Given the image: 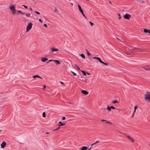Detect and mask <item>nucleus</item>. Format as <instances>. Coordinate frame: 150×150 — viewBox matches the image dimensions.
Returning a JSON list of instances; mask_svg holds the SVG:
<instances>
[{"label": "nucleus", "mask_w": 150, "mask_h": 150, "mask_svg": "<svg viewBox=\"0 0 150 150\" xmlns=\"http://www.w3.org/2000/svg\"><path fill=\"white\" fill-rule=\"evenodd\" d=\"M46 88V86L45 85H44L43 86V88H42V89L44 90Z\"/></svg>", "instance_id": "e433bc0d"}, {"label": "nucleus", "mask_w": 150, "mask_h": 150, "mask_svg": "<svg viewBox=\"0 0 150 150\" xmlns=\"http://www.w3.org/2000/svg\"><path fill=\"white\" fill-rule=\"evenodd\" d=\"M18 12L19 13L21 14L22 15H25V13L23 12L22 11H21V10H18Z\"/></svg>", "instance_id": "aec40b11"}, {"label": "nucleus", "mask_w": 150, "mask_h": 150, "mask_svg": "<svg viewBox=\"0 0 150 150\" xmlns=\"http://www.w3.org/2000/svg\"><path fill=\"white\" fill-rule=\"evenodd\" d=\"M143 68L147 71H150V66H147L143 67Z\"/></svg>", "instance_id": "6e6552de"}, {"label": "nucleus", "mask_w": 150, "mask_h": 150, "mask_svg": "<svg viewBox=\"0 0 150 150\" xmlns=\"http://www.w3.org/2000/svg\"><path fill=\"white\" fill-rule=\"evenodd\" d=\"M42 116H43V117H46L45 112H44L43 113Z\"/></svg>", "instance_id": "c85d7f7f"}, {"label": "nucleus", "mask_w": 150, "mask_h": 150, "mask_svg": "<svg viewBox=\"0 0 150 150\" xmlns=\"http://www.w3.org/2000/svg\"><path fill=\"white\" fill-rule=\"evenodd\" d=\"M106 123H109L110 124H112V123L108 121H107L106 122Z\"/></svg>", "instance_id": "79ce46f5"}, {"label": "nucleus", "mask_w": 150, "mask_h": 150, "mask_svg": "<svg viewBox=\"0 0 150 150\" xmlns=\"http://www.w3.org/2000/svg\"><path fill=\"white\" fill-rule=\"evenodd\" d=\"M1 131V130H0V132Z\"/></svg>", "instance_id": "bf43d9fd"}, {"label": "nucleus", "mask_w": 150, "mask_h": 150, "mask_svg": "<svg viewBox=\"0 0 150 150\" xmlns=\"http://www.w3.org/2000/svg\"><path fill=\"white\" fill-rule=\"evenodd\" d=\"M106 109L108 111L110 112L111 111V108H110V107L109 105H108Z\"/></svg>", "instance_id": "6ab92c4d"}, {"label": "nucleus", "mask_w": 150, "mask_h": 150, "mask_svg": "<svg viewBox=\"0 0 150 150\" xmlns=\"http://www.w3.org/2000/svg\"><path fill=\"white\" fill-rule=\"evenodd\" d=\"M6 143L5 142H3L1 145V148H4L6 145Z\"/></svg>", "instance_id": "1a4fd4ad"}, {"label": "nucleus", "mask_w": 150, "mask_h": 150, "mask_svg": "<svg viewBox=\"0 0 150 150\" xmlns=\"http://www.w3.org/2000/svg\"><path fill=\"white\" fill-rule=\"evenodd\" d=\"M136 49L137 48L136 47H133L131 46H129L128 47V49L130 51L134 50Z\"/></svg>", "instance_id": "9b49d317"}, {"label": "nucleus", "mask_w": 150, "mask_h": 150, "mask_svg": "<svg viewBox=\"0 0 150 150\" xmlns=\"http://www.w3.org/2000/svg\"><path fill=\"white\" fill-rule=\"evenodd\" d=\"M71 4L72 5H73V3H71Z\"/></svg>", "instance_id": "4d7b16f0"}, {"label": "nucleus", "mask_w": 150, "mask_h": 150, "mask_svg": "<svg viewBox=\"0 0 150 150\" xmlns=\"http://www.w3.org/2000/svg\"><path fill=\"white\" fill-rule=\"evenodd\" d=\"M101 121H107V120H104V119H102L101 120Z\"/></svg>", "instance_id": "a19ab883"}, {"label": "nucleus", "mask_w": 150, "mask_h": 150, "mask_svg": "<svg viewBox=\"0 0 150 150\" xmlns=\"http://www.w3.org/2000/svg\"><path fill=\"white\" fill-rule=\"evenodd\" d=\"M54 60H53V59H50L47 62L48 63L49 62H51L52 61L54 62Z\"/></svg>", "instance_id": "473e14b6"}, {"label": "nucleus", "mask_w": 150, "mask_h": 150, "mask_svg": "<svg viewBox=\"0 0 150 150\" xmlns=\"http://www.w3.org/2000/svg\"><path fill=\"white\" fill-rule=\"evenodd\" d=\"M22 6H24L25 8H26V9L28 8V7L27 6H25V5H23Z\"/></svg>", "instance_id": "2f4dec72"}, {"label": "nucleus", "mask_w": 150, "mask_h": 150, "mask_svg": "<svg viewBox=\"0 0 150 150\" xmlns=\"http://www.w3.org/2000/svg\"><path fill=\"white\" fill-rule=\"evenodd\" d=\"M33 78H41L42 79V77H41L40 76L38 75H35L33 76Z\"/></svg>", "instance_id": "a211bd4d"}, {"label": "nucleus", "mask_w": 150, "mask_h": 150, "mask_svg": "<svg viewBox=\"0 0 150 150\" xmlns=\"http://www.w3.org/2000/svg\"><path fill=\"white\" fill-rule=\"evenodd\" d=\"M51 50L52 52H57L59 51V49L54 47L51 48Z\"/></svg>", "instance_id": "f8f14e48"}, {"label": "nucleus", "mask_w": 150, "mask_h": 150, "mask_svg": "<svg viewBox=\"0 0 150 150\" xmlns=\"http://www.w3.org/2000/svg\"><path fill=\"white\" fill-rule=\"evenodd\" d=\"M61 82V83L62 84V85H64V83H63V82Z\"/></svg>", "instance_id": "49530a36"}, {"label": "nucleus", "mask_w": 150, "mask_h": 150, "mask_svg": "<svg viewBox=\"0 0 150 150\" xmlns=\"http://www.w3.org/2000/svg\"><path fill=\"white\" fill-rule=\"evenodd\" d=\"M116 38L118 40H119L121 42H122V41L121 40H120V39H119V38Z\"/></svg>", "instance_id": "a18cd8bd"}, {"label": "nucleus", "mask_w": 150, "mask_h": 150, "mask_svg": "<svg viewBox=\"0 0 150 150\" xmlns=\"http://www.w3.org/2000/svg\"><path fill=\"white\" fill-rule=\"evenodd\" d=\"M92 146H91V147H90V148H89V149H88V150H91V148Z\"/></svg>", "instance_id": "603ef678"}, {"label": "nucleus", "mask_w": 150, "mask_h": 150, "mask_svg": "<svg viewBox=\"0 0 150 150\" xmlns=\"http://www.w3.org/2000/svg\"><path fill=\"white\" fill-rule=\"evenodd\" d=\"M66 119V117H63L62 118V120H65Z\"/></svg>", "instance_id": "37998d69"}, {"label": "nucleus", "mask_w": 150, "mask_h": 150, "mask_svg": "<svg viewBox=\"0 0 150 150\" xmlns=\"http://www.w3.org/2000/svg\"><path fill=\"white\" fill-rule=\"evenodd\" d=\"M109 3L111 4H112V3L110 1H109Z\"/></svg>", "instance_id": "864d4df0"}, {"label": "nucleus", "mask_w": 150, "mask_h": 150, "mask_svg": "<svg viewBox=\"0 0 150 150\" xmlns=\"http://www.w3.org/2000/svg\"><path fill=\"white\" fill-rule=\"evenodd\" d=\"M57 11H57V9H55V12H57Z\"/></svg>", "instance_id": "3c124183"}, {"label": "nucleus", "mask_w": 150, "mask_h": 150, "mask_svg": "<svg viewBox=\"0 0 150 150\" xmlns=\"http://www.w3.org/2000/svg\"><path fill=\"white\" fill-rule=\"evenodd\" d=\"M139 51H136V52H138Z\"/></svg>", "instance_id": "13d9d810"}, {"label": "nucleus", "mask_w": 150, "mask_h": 150, "mask_svg": "<svg viewBox=\"0 0 150 150\" xmlns=\"http://www.w3.org/2000/svg\"><path fill=\"white\" fill-rule=\"evenodd\" d=\"M39 21L41 23H42V21L41 19H39Z\"/></svg>", "instance_id": "ea45409f"}, {"label": "nucleus", "mask_w": 150, "mask_h": 150, "mask_svg": "<svg viewBox=\"0 0 150 150\" xmlns=\"http://www.w3.org/2000/svg\"><path fill=\"white\" fill-rule=\"evenodd\" d=\"M54 62L57 64H61L60 62L58 60H54Z\"/></svg>", "instance_id": "4468645a"}, {"label": "nucleus", "mask_w": 150, "mask_h": 150, "mask_svg": "<svg viewBox=\"0 0 150 150\" xmlns=\"http://www.w3.org/2000/svg\"><path fill=\"white\" fill-rule=\"evenodd\" d=\"M144 31L145 33H149V34H150V30L148 29L144 28Z\"/></svg>", "instance_id": "2eb2a0df"}, {"label": "nucleus", "mask_w": 150, "mask_h": 150, "mask_svg": "<svg viewBox=\"0 0 150 150\" xmlns=\"http://www.w3.org/2000/svg\"><path fill=\"white\" fill-rule=\"evenodd\" d=\"M88 149V148L86 146H83L82 147L80 148L81 150H86Z\"/></svg>", "instance_id": "dca6fc26"}, {"label": "nucleus", "mask_w": 150, "mask_h": 150, "mask_svg": "<svg viewBox=\"0 0 150 150\" xmlns=\"http://www.w3.org/2000/svg\"><path fill=\"white\" fill-rule=\"evenodd\" d=\"M134 112L133 113L132 115V117H132L134 116Z\"/></svg>", "instance_id": "de8ad7c7"}, {"label": "nucleus", "mask_w": 150, "mask_h": 150, "mask_svg": "<svg viewBox=\"0 0 150 150\" xmlns=\"http://www.w3.org/2000/svg\"><path fill=\"white\" fill-rule=\"evenodd\" d=\"M149 145L150 146V144H149Z\"/></svg>", "instance_id": "052dcab7"}, {"label": "nucleus", "mask_w": 150, "mask_h": 150, "mask_svg": "<svg viewBox=\"0 0 150 150\" xmlns=\"http://www.w3.org/2000/svg\"><path fill=\"white\" fill-rule=\"evenodd\" d=\"M112 103H118V101L117 100H113L112 101Z\"/></svg>", "instance_id": "a878e982"}, {"label": "nucleus", "mask_w": 150, "mask_h": 150, "mask_svg": "<svg viewBox=\"0 0 150 150\" xmlns=\"http://www.w3.org/2000/svg\"><path fill=\"white\" fill-rule=\"evenodd\" d=\"M32 25L33 23L31 22H30V23L28 24V25L26 27V32H28L32 28Z\"/></svg>", "instance_id": "20e7f679"}, {"label": "nucleus", "mask_w": 150, "mask_h": 150, "mask_svg": "<svg viewBox=\"0 0 150 150\" xmlns=\"http://www.w3.org/2000/svg\"><path fill=\"white\" fill-rule=\"evenodd\" d=\"M44 26L46 27V28H47V24H45L44 25Z\"/></svg>", "instance_id": "58836bf2"}, {"label": "nucleus", "mask_w": 150, "mask_h": 150, "mask_svg": "<svg viewBox=\"0 0 150 150\" xmlns=\"http://www.w3.org/2000/svg\"><path fill=\"white\" fill-rule=\"evenodd\" d=\"M144 98L147 101H150V92H147L144 96Z\"/></svg>", "instance_id": "f03ea898"}, {"label": "nucleus", "mask_w": 150, "mask_h": 150, "mask_svg": "<svg viewBox=\"0 0 150 150\" xmlns=\"http://www.w3.org/2000/svg\"><path fill=\"white\" fill-rule=\"evenodd\" d=\"M9 7L13 15H15L17 11L16 9V6L13 4H10Z\"/></svg>", "instance_id": "f257e3e1"}, {"label": "nucleus", "mask_w": 150, "mask_h": 150, "mask_svg": "<svg viewBox=\"0 0 150 150\" xmlns=\"http://www.w3.org/2000/svg\"><path fill=\"white\" fill-rule=\"evenodd\" d=\"M90 23L91 24V25L92 26H93V23H92L91 21H90Z\"/></svg>", "instance_id": "c9c22d12"}, {"label": "nucleus", "mask_w": 150, "mask_h": 150, "mask_svg": "<svg viewBox=\"0 0 150 150\" xmlns=\"http://www.w3.org/2000/svg\"><path fill=\"white\" fill-rule=\"evenodd\" d=\"M96 143L95 142L93 143V144H92L91 145V146H93L94 145H95V144H96Z\"/></svg>", "instance_id": "c03bdc74"}, {"label": "nucleus", "mask_w": 150, "mask_h": 150, "mask_svg": "<svg viewBox=\"0 0 150 150\" xmlns=\"http://www.w3.org/2000/svg\"><path fill=\"white\" fill-rule=\"evenodd\" d=\"M79 9L80 11V12H81V13L82 14L83 16L86 19H87V18L86 17L85 15H84L83 10H82V8H81V6L80 5H79L78 6Z\"/></svg>", "instance_id": "39448f33"}, {"label": "nucleus", "mask_w": 150, "mask_h": 150, "mask_svg": "<svg viewBox=\"0 0 150 150\" xmlns=\"http://www.w3.org/2000/svg\"><path fill=\"white\" fill-rule=\"evenodd\" d=\"M35 13H37V14H40V13L39 12H38V11H35Z\"/></svg>", "instance_id": "4c0bfd02"}, {"label": "nucleus", "mask_w": 150, "mask_h": 150, "mask_svg": "<svg viewBox=\"0 0 150 150\" xmlns=\"http://www.w3.org/2000/svg\"><path fill=\"white\" fill-rule=\"evenodd\" d=\"M81 71L84 76L86 75V74L87 73L85 71H83V70H81Z\"/></svg>", "instance_id": "4be33fe9"}, {"label": "nucleus", "mask_w": 150, "mask_h": 150, "mask_svg": "<svg viewBox=\"0 0 150 150\" xmlns=\"http://www.w3.org/2000/svg\"><path fill=\"white\" fill-rule=\"evenodd\" d=\"M137 108L138 107H137V106H135V107L134 108V113L136 112V110L137 109Z\"/></svg>", "instance_id": "c756f323"}, {"label": "nucleus", "mask_w": 150, "mask_h": 150, "mask_svg": "<svg viewBox=\"0 0 150 150\" xmlns=\"http://www.w3.org/2000/svg\"><path fill=\"white\" fill-rule=\"evenodd\" d=\"M93 59H97L98 61L100 62L101 63L104 64L106 66H108L109 65V64L108 63H106L104 62H103L101 59L100 57H93Z\"/></svg>", "instance_id": "7ed1b4c3"}, {"label": "nucleus", "mask_w": 150, "mask_h": 150, "mask_svg": "<svg viewBox=\"0 0 150 150\" xmlns=\"http://www.w3.org/2000/svg\"><path fill=\"white\" fill-rule=\"evenodd\" d=\"M25 14L26 16L27 17H29L30 16V14L28 13H25Z\"/></svg>", "instance_id": "5701e85b"}, {"label": "nucleus", "mask_w": 150, "mask_h": 150, "mask_svg": "<svg viewBox=\"0 0 150 150\" xmlns=\"http://www.w3.org/2000/svg\"><path fill=\"white\" fill-rule=\"evenodd\" d=\"M75 67L76 68H77L79 70H80V68L78 67V65L77 64H75Z\"/></svg>", "instance_id": "b1692460"}, {"label": "nucleus", "mask_w": 150, "mask_h": 150, "mask_svg": "<svg viewBox=\"0 0 150 150\" xmlns=\"http://www.w3.org/2000/svg\"><path fill=\"white\" fill-rule=\"evenodd\" d=\"M59 123H60V124H59V127L61 126H63V125H65V124H64H64L62 123V122H61V121H60V122H59Z\"/></svg>", "instance_id": "412c9836"}, {"label": "nucleus", "mask_w": 150, "mask_h": 150, "mask_svg": "<svg viewBox=\"0 0 150 150\" xmlns=\"http://www.w3.org/2000/svg\"><path fill=\"white\" fill-rule=\"evenodd\" d=\"M110 108H111V109H115V108L113 106H110Z\"/></svg>", "instance_id": "72a5a7b5"}, {"label": "nucleus", "mask_w": 150, "mask_h": 150, "mask_svg": "<svg viewBox=\"0 0 150 150\" xmlns=\"http://www.w3.org/2000/svg\"><path fill=\"white\" fill-rule=\"evenodd\" d=\"M87 73L86 74H87L88 75H90V73Z\"/></svg>", "instance_id": "8fccbe9b"}, {"label": "nucleus", "mask_w": 150, "mask_h": 150, "mask_svg": "<svg viewBox=\"0 0 150 150\" xmlns=\"http://www.w3.org/2000/svg\"><path fill=\"white\" fill-rule=\"evenodd\" d=\"M83 59H85V56L83 54H82L80 55Z\"/></svg>", "instance_id": "393cba45"}, {"label": "nucleus", "mask_w": 150, "mask_h": 150, "mask_svg": "<svg viewBox=\"0 0 150 150\" xmlns=\"http://www.w3.org/2000/svg\"><path fill=\"white\" fill-rule=\"evenodd\" d=\"M131 17V16L130 14L127 13L125 14L124 16V18L126 19H129Z\"/></svg>", "instance_id": "423d86ee"}, {"label": "nucleus", "mask_w": 150, "mask_h": 150, "mask_svg": "<svg viewBox=\"0 0 150 150\" xmlns=\"http://www.w3.org/2000/svg\"><path fill=\"white\" fill-rule=\"evenodd\" d=\"M118 16V18L119 19H120L121 18V16L120 14H117Z\"/></svg>", "instance_id": "7c9ffc66"}, {"label": "nucleus", "mask_w": 150, "mask_h": 150, "mask_svg": "<svg viewBox=\"0 0 150 150\" xmlns=\"http://www.w3.org/2000/svg\"><path fill=\"white\" fill-rule=\"evenodd\" d=\"M49 134V132H47L46 133V134Z\"/></svg>", "instance_id": "5fc2aeb1"}, {"label": "nucleus", "mask_w": 150, "mask_h": 150, "mask_svg": "<svg viewBox=\"0 0 150 150\" xmlns=\"http://www.w3.org/2000/svg\"><path fill=\"white\" fill-rule=\"evenodd\" d=\"M86 51L88 55V56H90L91 55V53L88 52V50H86Z\"/></svg>", "instance_id": "bb28decb"}, {"label": "nucleus", "mask_w": 150, "mask_h": 150, "mask_svg": "<svg viewBox=\"0 0 150 150\" xmlns=\"http://www.w3.org/2000/svg\"><path fill=\"white\" fill-rule=\"evenodd\" d=\"M81 92L84 95H87L88 94V92L87 91L84 90H82Z\"/></svg>", "instance_id": "9d476101"}, {"label": "nucleus", "mask_w": 150, "mask_h": 150, "mask_svg": "<svg viewBox=\"0 0 150 150\" xmlns=\"http://www.w3.org/2000/svg\"><path fill=\"white\" fill-rule=\"evenodd\" d=\"M71 72L73 74L74 76H75L76 75V74L73 71H71Z\"/></svg>", "instance_id": "cd10ccee"}, {"label": "nucleus", "mask_w": 150, "mask_h": 150, "mask_svg": "<svg viewBox=\"0 0 150 150\" xmlns=\"http://www.w3.org/2000/svg\"><path fill=\"white\" fill-rule=\"evenodd\" d=\"M127 137V138L131 142H135L134 139L132 138L129 135H126Z\"/></svg>", "instance_id": "0eeeda50"}, {"label": "nucleus", "mask_w": 150, "mask_h": 150, "mask_svg": "<svg viewBox=\"0 0 150 150\" xmlns=\"http://www.w3.org/2000/svg\"><path fill=\"white\" fill-rule=\"evenodd\" d=\"M69 1H70V0H69Z\"/></svg>", "instance_id": "680f3d73"}, {"label": "nucleus", "mask_w": 150, "mask_h": 150, "mask_svg": "<svg viewBox=\"0 0 150 150\" xmlns=\"http://www.w3.org/2000/svg\"><path fill=\"white\" fill-rule=\"evenodd\" d=\"M99 142V141H96L95 142V143H96H96H98Z\"/></svg>", "instance_id": "09e8293b"}, {"label": "nucleus", "mask_w": 150, "mask_h": 150, "mask_svg": "<svg viewBox=\"0 0 150 150\" xmlns=\"http://www.w3.org/2000/svg\"><path fill=\"white\" fill-rule=\"evenodd\" d=\"M48 60V59L46 58H42L41 61L43 62H45Z\"/></svg>", "instance_id": "ddd939ff"}, {"label": "nucleus", "mask_w": 150, "mask_h": 150, "mask_svg": "<svg viewBox=\"0 0 150 150\" xmlns=\"http://www.w3.org/2000/svg\"><path fill=\"white\" fill-rule=\"evenodd\" d=\"M60 127L59 126V127H58L57 129H55L54 130V131H56V130H59L60 129Z\"/></svg>", "instance_id": "f704fd0d"}, {"label": "nucleus", "mask_w": 150, "mask_h": 150, "mask_svg": "<svg viewBox=\"0 0 150 150\" xmlns=\"http://www.w3.org/2000/svg\"><path fill=\"white\" fill-rule=\"evenodd\" d=\"M30 10H33V9H32V8H30Z\"/></svg>", "instance_id": "6e6d98bb"}, {"label": "nucleus", "mask_w": 150, "mask_h": 150, "mask_svg": "<svg viewBox=\"0 0 150 150\" xmlns=\"http://www.w3.org/2000/svg\"><path fill=\"white\" fill-rule=\"evenodd\" d=\"M125 53L127 54V55H133L134 54V52H125Z\"/></svg>", "instance_id": "f3484780"}]
</instances>
